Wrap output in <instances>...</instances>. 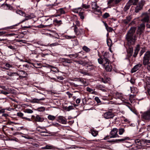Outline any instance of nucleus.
Here are the masks:
<instances>
[{
  "label": "nucleus",
  "instance_id": "49",
  "mask_svg": "<svg viewBox=\"0 0 150 150\" xmlns=\"http://www.w3.org/2000/svg\"><path fill=\"white\" fill-rule=\"evenodd\" d=\"M45 108L43 107H41L37 108V110L40 112L43 111L45 110Z\"/></svg>",
  "mask_w": 150,
  "mask_h": 150
},
{
  "label": "nucleus",
  "instance_id": "41",
  "mask_svg": "<svg viewBox=\"0 0 150 150\" xmlns=\"http://www.w3.org/2000/svg\"><path fill=\"white\" fill-rule=\"evenodd\" d=\"M125 132V130L124 128H121L119 129V134L120 135L122 134Z\"/></svg>",
  "mask_w": 150,
  "mask_h": 150
},
{
  "label": "nucleus",
  "instance_id": "24",
  "mask_svg": "<svg viewBox=\"0 0 150 150\" xmlns=\"http://www.w3.org/2000/svg\"><path fill=\"white\" fill-rule=\"evenodd\" d=\"M57 13H60V14L58 15H55V17H57L58 16H60L61 15L65 13V12L63 8H61L58 10L57 11Z\"/></svg>",
  "mask_w": 150,
  "mask_h": 150
},
{
  "label": "nucleus",
  "instance_id": "64",
  "mask_svg": "<svg viewBox=\"0 0 150 150\" xmlns=\"http://www.w3.org/2000/svg\"><path fill=\"white\" fill-rule=\"evenodd\" d=\"M81 99L80 98H77L76 99V103L77 104H79L80 103L81 101Z\"/></svg>",
  "mask_w": 150,
  "mask_h": 150
},
{
  "label": "nucleus",
  "instance_id": "52",
  "mask_svg": "<svg viewBox=\"0 0 150 150\" xmlns=\"http://www.w3.org/2000/svg\"><path fill=\"white\" fill-rule=\"evenodd\" d=\"M51 24H52L51 23H50L49 24H48L47 25H40L37 26V27L38 28H45V26H50Z\"/></svg>",
  "mask_w": 150,
  "mask_h": 150
},
{
  "label": "nucleus",
  "instance_id": "58",
  "mask_svg": "<svg viewBox=\"0 0 150 150\" xmlns=\"http://www.w3.org/2000/svg\"><path fill=\"white\" fill-rule=\"evenodd\" d=\"M106 30H107V31L109 32H112V30H113L112 28L111 27H110L108 26L106 28Z\"/></svg>",
  "mask_w": 150,
  "mask_h": 150
},
{
  "label": "nucleus",
  "instance_id": "5",
  "mask_svg": "<svg viewBox=\"0 0 150 150\" xmlns=\"http://www.w3.org/2000/svg\"><path fill=\"white\" fill-rule=\"evenodd\" d=\"M141 113V117L143 120H150V109Z\"/></svg>",
  "mask_w": 150,
  "mask_h": 150
},
{
  "label": "nucleus",
  "instance_id": "27",
  "mask_svg": "<svg viewBox=\"0 0 150 150\" xmlns=\"http://www.w3.org/2000/svg\"><path fill=\"white\" fill-rule=\"evenodd\" d=\"M90 132L94 137L96 136L98 134V132L97 131L93 129L91 130Z\"/></svg>",
  "mask_w": 150,
  "mask_h": 150
},
{
  "label": "nucleus",
  "instance_id": "56",
  "mask_svg": "<svg viewBox=\"0 0 150 150\" xmlns=\"http://www.w3.org/2000/svg\"><path fill=\"white\" fill-rule=\"evenodd\" d=\"M74 62L79 64H84V62L82 60H80V61L75 60Z\"/></svg>",
  "mask_w": 150,
  "mask_h": 150
},
{
  "label": "nucleus",
  "instance_id": "29",
  "mask_svg": "<svg viewBox=\"0 0 150 150\" xmlns=\"http://www.w3.org/2000/svg\"><path fill=\"white\" fill-rule=\"evenodd\" d=\"M62 61L64 64H65L66 63H71V60L70 59H63L62 60Z\"/></svg>",
  "mask_w": 150,
  "mask_h": 150
},
{
  "label": "nucleus",
  "instance_id": "18",
  "mask_svg": "<svg viewBox=\"0 0 150 150\" xmlns=\"http://www.w3.org/2000/svg\"><path fill=\"white\" fill-rule=\"evenodd\" d=\"M142 64H138L134 66L131 70V72L133 73L138 70L142 66Z\"/></svg>",
  "mask_w": 150,
  "mask_h": 150
},
{
  "label": "nucleus",
  "instance_id": "25",
  "mask_svg": "<svg viewBox=\"0 0 150 150\" xmlns=\"http://www.w3.org/2000/svg\"><path fill=\"white\" fill-rule=\"evenodd\" d=\"M97 88L98 89L100 90L103 91L105 92L106 91L105 89V86H103L102 85H99L97 86Z\"/></svg>",
  "mask_w": 150,
  "mask_h": 150
},
{
  "label": "nucleus",
  "instance_id": "3",
  "mask_svg": "<svg viewBox=\"0 0 150 150\" xmlns=\"http://www.w3.org/2000/svg\"><path fill=\"white\" fill-rule=\"evenodd\" d=\"M150 52L149 51L146 52L144 54L143 59V64L144 65H146L147 69L150 70Z\"/></svg>",
  "mask_w": 150,
  "mask_h": 150
},
{
  "label": "nucleus",
  "instance_id": "9",
  "mask_svg": "<svg viewBox=\"0 0 150 150\" xmlns=\"http://www.w3.org/2000/svg\"><path fill=\"white\" fill-rule=\"evenodd\" d=\"M141 18V21L143 23H147L149 21V16L147 13H142Z\"/></svg>",
  "mask_w": 150,
  "mask_h": 150
},
{
  "label": "nucleus",
  "instance_id": "13",
  "mask_svg": "<svg viewBox=\"0 0 150 150\" xmlns=\"http://www.w3.org/2000/svg\"><path fill=\"white\" fill-rule=\"evenodd\" d=\"M79 83V84H81L82 86H86L88 85V83L86 82V80L82 78H79L76 80Z\"/></svg>",
  "mask_w": 150,
  "mask_h": 150
},
{
  "label": "nucleus",
  "instance_id": "23",
  "mask_svg": "<svg viewBox=\"0 0 150 150\" xmlns=\"http://www.w3.org/2000/svg\"><path fill=\"white\" fill-rule=\"evenodd\" d=\"M132 4L131 2H129V1L127 3L125 7L124 8V10L125 11H127L130 8L131 5Z\"/></svg>",
  "mask_w": 150,
  "mask_h": 150
},
{
  "label": "nucleus",
  "instance_id": "60",
  "mask_svg": "<svg viewBox=\"0 0 150 150\" xmlns=\"http://www.w3.org/2000/svg\"><path fill=\"white\" fill-rule=\"evenodd\" d=\"M73 106H69L66 108V109L67 111H69L70 110L73 109Z\"/></svg>",
  "mask_w": 150,
  "mask_h": 150
},
{
  "label": "nucleus",
  "instance_id": "21",
  "mask_svg": "<svg viewBox=\"0 0 150 150\" xmlns=\"http://www.w3.org/2000/svg\"><path fill=\"white\" fill-rule=\"evenodd\" d=\"M74 32L76 35H79L81 34V29H78L76 25H75L74 29Z\"/></svg>",
  "mask_w": 150,
  "mask_h": 150
},
{
  "label": "nucleus",
  "instance_id": "40",
  "mask_svg": "<svg viewBox=\"0 0 150 150\" xmlns=\"http://www.w3.org/2000/svg\"><path fill=\"white\" fill-rule=\"evenodd\" d=\"M82 49L87 52H88L90 51L91 50L87 46H84L83 47Z\"/></svg>",
  "mask_w": 150,
  "mask_h": 150
},
{
  "label": "nucleus",
  "instance_id": "34",
  "mask_svg": "<svg viewBox=\"0 0 150 150\" xmlns=\"http://www.w3.org/2000/svg\"><path fill=\"white\" fill-rule=\"evenodd\" d=\"M16 13L19 14L20 15L24 16L25 15V13L23 12L22 11L20 10H17L16 11Z\"/></svg>",
  "mask_w": 150,
  "mask_h": 150
},
{
  "label": "nucleus",
  "instance_id": "26",
  "mask_svg": "<svg viewBox=\"0 0 150 150\" xmlns=\"http://www.w3.org/2000/svg\"><path fill=\"white\" fill-rule=\"evenodd\" d=\"M130 139V138L128 137H124L123 138H122L120 139H118L117 140H116V141H117L118 142H125L126 140H129Z\"/></svg>",
  "mask_w": 150,
  "mask_h": 150
},
{
  "label": "nucleus",
  "instance_id": "61",
  "mask_svg": "<svg viewBox=\"0 0 150 150\" xmlns=\"http://www.w3.org/2000/svg\"><path fill=\"white\" fill-rule=\"evenodd\" d=\"M43 19L44 20H45V21H51H51H52V19H51V18H47V17H43Z\"/></svg>",
  "mask_w": 150,
  "mask_h": 150
},
{
  "label": "nucleus",
  "instance_id": "42",
  "mask_svg": "<svg viewBox=\"0 0 150 150\" xmlns=\"http://www.w3.org/2000/svg\"><path fill=\"white\" fill-rule=\"evenodd\" d=\"M47 118L49 120L53 121L55 119V117L53 115H49L47 117Z\"/></svg>",
  "mask_w": 150,
  "mask_h": 150
},
{
  "label": "nucleus",
  "instance_id": "51",
  "mask_svg": "<svg viewBox=\"0 0 150 150\" xmlns=\"http://www.w3.org/2000/svg\"><path fill=\"white\" fill-rule=\"evenodd\" d=\"M75 36H69V35H66L65 36V38L67 39H74L75 38Z\"/></svg>",
  "mask_w": 150,
  "mask_h": 150
},
{
  "label": "nucleus",
  "instance_id": "35",
  "mask_svg": "<svg viewBox=\"0 0 150 150\" xmlns=\"http://www.w3.org/2000/svg\"><path fill=\"white\" fill-rule=\"evenodd\" d=\"M130 89L131 93H136L137 92V89L136 88L133 87H130Z\"/></svg>",
  "mask_w": 150,
  "mask_h": 150
},
{
  "label": "nucleus",
  "instance_id": "22",
  "mask_svg": "<svg viewBox=\"0 0 150 150\" xmlns=\"http://www.w3.org/2000/svg\"><path fill=\"white\" fill-rule=\"evenodd\" d=\"M133 50V47L132 46H130L127 50V51L128 54V56H129V57L132 55Z\"/></svg>",
  "mask_w": 150,
  "mask_h": 150
},
{
  "label": "nucleus",
  "instance_id": "7",
  "mask_svg": "<svg viewBox=\"0 0 150 150\" xmlns=\"http://www.w3.org/2000/svg\"><path fill=\"white\" fill-rule=\"evenodd\" d=\"M91 6L92 9V11L95 13L96 14L97 13L101 12L100 8L97 6L96 2H92L91 3Z\"/></svg>",
  "mask_w": 150,
  "mask_h": 150
},
{
  "label": "nucleus",
  "instance_id": "16",
  "mask_svg": "<svg viewBox=\"0 0 150 150\" xmlns=\"http://www.w3.org/2000/svg\"><path fill=\"white\" fill-rule=\"evenodd\" d=\"M36 130L40 132L41 133H47V130L44 127L38 126L36 127Z\"/></svg>",
  "mask_w": 150,
  "mask_h": 150
},
{
  "label": "nucleus",
  "instance_id": "57",
  "mask_svg": "<svg viewBox=\"0 0 150 150\" xmlns=\"http://www.w3.org/2000/svg\"><path fill=\"white\" fill-rule=\"evenodd\" d=\"M66 94L68 96L69 98H71L73 96V94L71 93L69 91H67L66 92Z\"/></svg>",
  "mask_w": 150,
  "mask_h": 150
},
{
  "label": "nucleus",
  "instance_id": "10",
  "mask_svg": "<svg viewBox=\"0 0 150 150\" xmlns=\"http://www.w3.org/2000/svg\"><path fill=\"white\" fill-rule=\"evenodd\" d=\"M118 129L117 128H114L110 132L111 135L110 138H116L119 137V136L118 135L117 133Z\"/></svg>",
  "mask_w": 150,
  "mask_h": 150
},
{
  "label": "nucleus",
  "instance_id": "19",
  "mask_svg": "<svg viewBox=\"0 0 150 150\" xmlns=\"http://www.w3.org/2000/svg\"><path fill=\"white\" fill-rule=\"evenodd\" d=\"M144 5V3L142 2L140 3L139 5L137 6L136 8L135 9V12L136 13L138 12L139 11L141 10L142 8Z\"/></svg>",
  "mask_w": 150,
  "mask_h": 150
},
{
  "label": "nucleus",
  "instance_id": "43",
  "mask_svg": "<svg viewBox=\"0 0 150 150\" xmlns=\"http://www.w3.org/2000/svg\"><path fill=\"white\" fill-rule=\"evenodd\" d=\"M135 143L137 145L139 146L141 145V141L139 139H137L135 140Z\"/></svg>",
  "mask_w": 150,
  "mask_h": 150
},
{
  "label": "nucleus",
  "instance_id": "2",
  "mask_svg": "<svg viewBox=\"0 0 150 150\" xmlns=\"http://www.w3.org/2000/svg\"><path fill=\"white\" fill-rule=\"evenodd\" d=\"M136 29L135 27H132L126 35V39L129 45L130 46L134 44L137 40V36L134 34Z\"/></svg>",
  "mask_w": 150,
  "mask_h": 150
},
{
  "label": "nucleus",
  "instance_id": "37",
  "mask_svg": "<svg viewBox=\"0 0 150 150\" xmlns=\"http://www.w3.org/2000/svg\"><path fill=\"white\" fill-rule=\"evenodd\" d=\"M139 45H137V47L135 50L134 53V54L133 55V56L134 57H135L136 56V55H137L138 52L139 50Z\"/></svg>",
  "mask_w": 150,
  "mask_h": 150
},
{
  "label": "nucleus",
  "instance_id": "44",
  "mask_svg": "<svg viewBox=\"0 0 150 150\" xmlns=\"http://www.w3.org/2000/svg\"><path fill=\"white\" fill-rule=\"evenodd\" d=\"M139 0H129V2H131L132 4L135 5Z\"/></svg>",
  "mask_w": 150,
  "mask_h": 150
},
{
  "label": "nucleus",
  "instance_id": "14",
  "mask_svg": "<svg viewBox=\"0 0 150 150\" xmlns=\"http://www.w3.org/2000/svg\"><path fill=\"white\" fill-rule=\"evenodd\" d=\"M145 27V25L144 23L141 24L138 27V30L137 32V34L139 35H141L144 31Z\"/></svg>",
  "mask_w": 150,
  "mask_h": 150
},
{
  "label": "nucleus",
  "instance_id": "30",
  "mask_svg": "<svg viewBox=\"0 0 150 150\" xmlns=\"http://www.w3.org/2000/svg\"><path fill=\"white\" fill-rule=\"evenodd\" d=\"M131 18V17L130 16H129L127 17L126 19L124 21V23L126 24L128 23L130 21Z\"/></svg>",
  "mask_w": 150,
  "mask_h": 150
},
{
  "label": "nucleus",
  "instance_id": "4",
  "mask_svg": "<svg viewBox=\"0 0 150 150\" xmlns=\"http://www.w3.org/2000/svg\"><path fill=\"white\" fill-rule=\"evenodd\" d=\"M83 11L84 10H82L81 7L74 9L73 10V11L74 13H79V16L80 17V18L82 20H83L86 16Z\"/></svg>",
  "mask_w": 150,
  "mask_h": 150
},
{
  "label": "nucleus",
  "instance_id": "55",
  "mask_svg": "<svg viewBox=\"0 0 150 150\" xmlns=\"http://www.w3.org/2000/svg\"><path fill=\"white\" fill-rule=\"evenodd\" d=\"M5 66L7 67V68H10L12 67V65L9 64L8 63H7L5 64Z\"/></svg>",
  "mask_w": 150,
  "mask_h": 150
},
{
  "label": "nucleus",
  "instance_id": "54",
  "mask_svg": "<svg viewBox=\"0 0 150 150\" xmlns=\"http://www.w3.org/2000/svg\"><path fill=\"white\" fill-rule=\"evenodd\" d=\"M110 16L109 14L108 13H105L103 16V17L104 18H106Z\"/></svg>",
  "mask_w": 150,
  "mask_h": 150
},
{
  "label": "nucleus",
  "instance_id": "48",
  "mask_svg": "<svg viewBox=\"0 0 150 150\" xmlns=\"http://www.w3.org/2000/svg\"><path fill=\"white\" fill-rule=\"evenodd\" d=\"M18 74H19V75H21L26 76L27 74V73L23 71H21L19 73H18Z\"/></svg>",
  "mask_w": 150,
  "mask_h": 150
},
{
  "label": "nucleus",
  "instance_id": "20",
  "mask_svg": "<svg viewBox=\"0 0 150 150\" xmlns=\"http://www.w3.org/2000/svg\"><path fill=\"white\" fill-rule=\"evenodd\" d=\"M45 99V98H42L39 99L37 98H33L31 100V102L32 103H40V101L44 100Z\"/></svg>",
  "mask_w": 150,
  "mask_h": 150
},
{
  "label": "nucleus",
  "instance_id": "63",
  "mask_svg": "<svg viewBox=\"0 0 150 150\" xmlns=\"http://www.w3.org/2000/svg\"><path fill=\"white\" fill-rule=\"evenodd\" d=\"M75 23L76 24V25L78 26H80V22L78 20H76L75 21Z\"/></svg>",
  "mask_w": 150,
  "mask_h": 150
},
{
  "label": "nucleus",
  "instance_id": "45",
  "mask_svg": "<svg viewBox=\"0 0 150 150\" xmlns=\"http://www.w3.org/2000/svg\"><path fill=\"white\" fill-rule=\"evenodd\" d=\"M54 22L55 23L58 24H61L62 23V21L61 20H60L59 21L57 19H54Z\"/></svg>",
  "mask_w": 150,
  "mask_h": 150
},
{
  "label": "nucleus",
  "instance_id": "11",
  "mask_svg": "<svg viewBox=\"0 0 150 150\" xmlns=\"http://www.w3.org/2000/svg\"><path fill=\"white\" fill-rule=\"evenodd\" d=\"M57 121L59 123L63 124L66 125L67 124V119L63 116H58Z\"/></svg>",
  "mask_w": 150,
  "mask_h": 150
},
{
  "label": "nucleus",
  "instance_id": "28",
  "mask_svg": "<svg viewBox=\"0 0 150 150\" xmlns=\"http://www.w3.org/2000/svg\"><path fill=\"white\" fill-rule=\"evenodd\" d=\"M101 80L102 82L104 83H106L110 81V79L109 78L105 77L104 78V79L103 78H102Z\"/></svg>",
  "mask_w": 150,
  "mask_h": 150
},
{
  "label": "nucleus",
  "instance_id": "8",
  "mask_svg": "<svg viewBox=\"0 0 150 150\" xmlns=\"http://www.w3.org/2000/svg\"><path fill=\"white\" fill-rule=\"evenodd\" d=\"M115 97L120 99L124 103L127 104H128L129 102L126 101V96H125L123 95L122 94L118 93H117L115 94Z\"/></svg>",
  "mask_w": 150,
  "mask_h": 150
},
{
  "label": "nucleus",
  "instance_id": "39",
  "mask_svg": "<svg viewBox=\"0 0 150 150\" xmlns=\"http://www.w3.org/2000/svg\"><path fill=\"white\" fill-rule=\"evenodd\" d=\"M81 7L82 8H82V9L83 10V8L85 9H87L88 8H90V6L89 5H87L86 4H83L81 6Z\"/></svg>",
  "mask_w": 150,
  "mask_h": 150
},
{
  "label": "nucleus",
  "instance_id": "32",
  "mask_svg": "<svg viewBox=\"0 0 150 150\" xmlns=\"http://www.w3.org/2000/svg\"><path fill=\"white\" fill-rule=\"evenodd\" d=\"M86 91H88L92 94H95V93H96V92L93 91V89L88 87L86 88Z\"/></svg>",
  "mask_w": 150,
  "mask_h": 150
},
{
  "label": "nucleus",
  "instance_id": "38",
  "mask_svg": "<svg viewBox=\"0 0 150 150\" xmlns=\"http://www.w3.org/2000/svg\"><path fill=\"white\" fill-rule=\"evenodd\" d=\"M59 45V44L57 42H55L54 43H52L50 44H48V46H49L51 47H52L54 46H56Z\"/></svg>",
  "mask_w": 150,
  "mask_h": 150
},
{
  "label": "nucleus",
  "instance_id": "15",
  "mask_svg": "<svg viewBox=\"0 0 150 150\" xmlns=\"http://www.w3.org/2000/svg\"><path fill=\"white\" fill-rule=\"evenodd\" d=\"M31 119L39 122H42L44 120V119L43 117H40L38 115H37L35 117L33 115H32L31 117Z\"/></svg>",
  "mask_w": 150,
  "mask_h": 150
},
{
  "label": "nucleus",
  "instance_id": "33",
  "mask_svg": "<svg viewBox=\"0 0 150 150\" xmlns=\"http://www.w3.org/2000/svg\"><path fill=\"white\" fill-rule=\"evenodd\" d=\"M7 75L10 76H12L16 75L19 76V74H18V73L16 72H8L7 73Z\"/></svg>",
  "mask_w": 150,
  "mask_h": 150
},
{
  "label": "nucleus",
  "instance_id": "62",
  "mask_svg": "<svg viewBox=\"0 0 150 150\" xmlns=\"http://www.w3.org/2000/svg\"><path fill=\"white\" fill-rule=\"evenodd\" d=\"M79 72H80L81 73L83 74L84 75H87V73L86 71H84L83 70H79Z\"/></svg>",
  "mask_w": 150,
  "mask_h": 150
},
{
  "label": "nucleus",
  "instance_id": "59",
  "mask_svg": "<svg viewBox=\"0 0 150 150\" xmlns=\"http://www.w3.org/2000/svg\"><path fill=\"white\" fill-rule=\"evenodd\" d=\"M147 86L148 88V92L149 94L150 95V83L147 84Z\"/></svg>",
  "mask_w": 150,
  "mask_h": 150
},
{
  "label": "nucleus",
  "instance_id": "12",
  "mask_svg": "<svg viewBox=\"0 0 150 150\" xmlns=\"http://www.w3.org/2000/svg\"><path fill=\"white\" fill-rule=\"evenodd\" d=\"M103 116L106 119L112 118L114 116V114L111 111H108L104 113Z\"/></svg>",
  "mask_w": 150,
  "mask_h": 150
},
{
  "label": "nucleus",
  "instance_id": "17",
  "mask_svg": "<svg viewBox=\"0 0 150 150\" xmlns=\"http://www.w3.org/2000/svg\"><path fill=\"white\" fill-rule=\"evenodd\" d=\"M24 16L25 17V18L22 21V22H23L25 21L34 18L35 17V16L33 13H31L30 14H26L25 13V15H24Z\"/></svg>",
  "mask_w": 150,
  "mask_h": 150
},
{
  "label": "nucleus",
  "instance_id": "36",
  "mask_svg": "<svg viewBox=\"0 0 150 150\" xmlns=\"http://www.w3.org/2000/svg\"><path fill=\"white\" fill-rule=\"evenodd\" d=\"M47 145V149L55 150L57 148L55 147L52 145Z\"/></svg>",
  "mask_w": 150,
  "mask_h": 150
},
{
  "label": "nucleus",
  "instance_id": "50",
  "mask_svg": "<svg viewBox=\"0 0 150 150\" xmlns=\"http://www.w3.org/2000/svg\"><path fill=\"white\" fill-rule=\"evenodd\" d=\"M107 44L108 46L110 47L112 46V41L111 40H107Z\"/></svg>",
  "mask_w": 150,
  "mask_h": 150
},
{
  "label": "nucleus",
  "instance_id": "1",
  "mask_svg": "<svg viewBox=\"0 0 150 150\" xmlns=\"http://www.w3.org/2000/svg\"><path fill=\"white\" fill-rule=\"evenodd\" d=\"M108 58V54L107 53H105L104 55L102 56L98 60L100 64H102L103 68L106 71L110 72L112 68Z\"/></svg>",
  "mask_w": 150,
  "mask_h": 150
},
{
  "label": "nucleus",
  "instance_id": "31",
  "mask_svg": "<svg viewBox=\"0 0 150 150\" xmlns=\"http://www.w3.org/2000/svg\"><path fill=\"white\" fill-rule=\"evenodd\" d=\"M69 56L71 58H76L78 57L79 54L78 53H75L74 54H70Z\"/></svg>",
  "mask_w": 150,
  "mask_h": 150
},
{
  "label": "nucleus",
  "instance_id": "46",
  "mask_svg": "<svg viewBox=\"0 0 150 150\" xmlns=\"http://www.w3.org/2000/svg\"><path fill=\"white\" fill-rule=\"evenodd\" d=\"M33 112V111L29 109H26L25 110V112L28 113H32Z\"/></svg>",
  "mask_w": 150,
  "mask_h": 150
},
{
  "label": "nucleus",
  "instance_id": "53",
  "mask_svg": "<svg viewBox=\"0 0 150 150\" xmlns=\"http://www.w3.org/2000/svg\"><path fill=\"white\" fill-rule=\"evenodd\" d=\"M17 115L18 117H21L22 119H23V117H24V115L23 113L21 112H18L17 113Z\"/></svg>",
  "mask_w": 150,
  "mask_h": 150
},
{
  "label": "nucleus",
  "instance_id": "6",
  "mask_svg": "<svg viewBox=\"0 0 150 150\" xmlns=\"http://www.w3.org/2000/svg\"><path fill=\"white\" fill-rule=\"evenodd\" d=\"M122 0H107V4L109 8L118 6Z\"/></svg>",
  "mask_w": 150,
  "mask_h": 150
},
{
  "label": "nucleus",
  "instance_id": "47",
  "mask_svg": "<svg viewBox=\"0 0 150 150\" xmlns=\"http://www.w3.org/2000/svg\"><path fill=\"white\" fill-rule=\"evenodd\" d=\"M51 125L54 127H57L58 128L59 127H60L61 126L60 124H59L58 123L56 122L52 123Z\"/></svg>",
  "mask_w": 150,
  "mask_h": 150
}]
</instances>
